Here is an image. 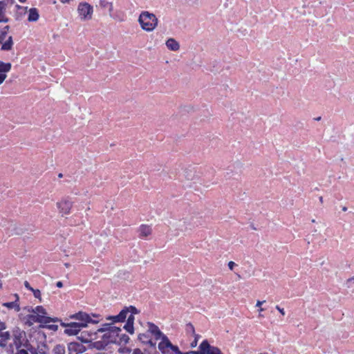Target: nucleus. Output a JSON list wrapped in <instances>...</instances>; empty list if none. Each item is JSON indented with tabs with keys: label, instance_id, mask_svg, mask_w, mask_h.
Here are the masks:
<instances>
[{
	"label": "nucleus",
	"instance_id": "1",
	"mask_svg": "<svg viewBox=\"0 0 354 354\" xmlns=\"http://www.w3.org/2000/svg\"><path fill=\"white\" fill-rule=\"evenodd\" d=\"M70 317L78 322H70L69 327L64 329V333L68 335H75L78 334L81 328L86 327L88 323L95 324L98 322V321L93 320L88 314L82 311L71 315Z\"/></svg>",
	"mask_w": 354,
	"mask_h": 354
},
{
	"label": "nucleus",
	"instance_id": "2",
	"mask_svg": "<svg viewBox=\"0 0 354 354\" xmlns=\"http://www.w3.org/2000/svg\"><path fill=\"white\" fill-rule=\"evenodd\" d=\"M122 332V329L120 327L113 326L111 324H104L103 326L97 330L93 333V335H97L98 333H103L102 339H104L107 344H115L118 339V333Z\"/></svg>",
	"mask_w": 354,
	"mask_h": 354
},
{
	"label": "nucleus",
	"instance_id": "3",
	"mask_svg": "<svg viewBox=\"0 0 354 354\" xmlns=\"http://www.w3.org/2000/svg\"><path fill=\"white\" fill-rule=\"evenodd\" d=\"M138 21L143 30L152 31L158 24V19L153 13L143 11L139 16Z\"/></svg>",
	"mask_w": 354,
	"mask_h": 354
},
{
	"label": "nucleus",
	"instance_id": "4",
	"mask_svg": "<svg viewBox=\"0 0 354 354\" xmlns=\"http://www.w3.org/2000/svg\"><path fill=\"white\" fill-rule=\"evenodd\" d=\"M158 349L162 354H182L177 346L173 345L167 336L158 344Z\"/></svg>",
	"mask_w": 354,
	"mask_h": 354
},
{
	"label": "nucleus",
	"instance_id": "5",
	"mask_svg": "<svg viewBox=\"0 0 354 354\" xmlns=\"http://www.w3.org/2000/svg\"><path fill=\"white\" fill-rule=\"evenodd\" d=\"M77 12L82 20L91 19L93 14V7L88 3L82 2L78 5Z\"/></svg>",
	"mask_w": 354,
	"mask_h": 354
},
{
	"label": "nucleus",
	"instance_id": "6",
	"mask_svg": "<svg viewBox=\"0 0 354 354\" xmlns=\"http://www.w3.org/2000/svg\"><path fill=\"white\" fill-rule=\"evenodd\" d=\"M28 319L29 322V326H30L32 322L37 323H44L48 324L50 322H56L58 321L57 318L53 319L50 317H47L45 315H39V314H34L28 315Z\"/></svg>",
	"mask_w": 354,
	"mask_h": 354
},
{
	"label": "nucleus",
	"instance_id": "7",
	"mask_svg": "<svg viewBox=\"0 0 354 354\" xmlns=\"http://www.w3.org/2000/svg\"><path fill=\"white\" fill-rule=\"evenodd\" d=\"M89 336H90V339H82V342H91L88 346L90 348H95L97 350H103L108 345L106 343V342L102 339L100 341L91 342L92 339H96L97 337H96V335H93V333L90 334Z\"/></svg>",
	"mask_w": 354,
	"mask_h": 354
},
{
	"label": "nucleus",
	"instance_id": "8",
	"mask_svg": "<svg viewBox=\"0 0 354 354\" xmlns=\"http://www.w3.org/2000/svg\"><path fill=\"white\" fill-rule=\"evenodd\" d=\"M57 206L59 209V212L62 214H68L73 206V202L67 198L62 200L57 203Z\"/></svg>",
	"mask_w": 354,
	"mask_h": 354
},
{
	"label": "nucleus",
	"instance_id": "9",
	"mask_svg": "<svg viewBox=\"0 0 354 354\" xmlns=\"http://www.w3.org/2000/svg\"><path fill=\"white\" fill-rule=\"evenodd\" d=\"M68 354L82 353L86 351V348L78 342H71L68 344Z\"/></svg>",
	"mask_w": 354,
	"mask_h": 354
},
{
	"label": "nucleus",
	"instance_id": "10",
	"mask_svg": "<svg viewBox=\"0 0 354 354\" xmlns=\"http://www.w3.org/2000/svg\"><path fill=\"white\" fill-rule=\"evenodd\" d=\"M14 335V344L17 349L22 346L24 339L26 337V333L24 331L20 330L19 329L13 331Z\"/></svg>",
	"mask_w": 354,
	"mask_h": 354
},
{
	"label": "nucleus",
	"instance_id": "11",
	"mask_svg": "<svg viewBox=\"0 0 354 354\" xmlns=\"http://www.w3.org/2000/svg\"><path fill=\"white\" fill-rule=\"evenodd\" d=\"M148 327H149V328H148L147 332L153 335L155 337V339L156 340L161 339V341H162V338L164 337V336H166L160 331L159 328L153 323L148 322Z\"/></svg>",
	"mask_w": 354,
	"mask_h": 354
},
{
	"label": "nucleus",
	"instance_id": "12",
	"mask_svg": "<svg viewBox=\"0 0 354 354\" xmlns=\"http://www.w3.org/2000/svg\"><path fill=\"white\" fill-rule=\"evenodd\" d=\"M129 313H131L132 314H138L139 313V311L135 306H133L125 307L118 314L119 317L118 318H120L121 322H123L125 321Z\"/></svg>",
	"mask_w": 354,
	"mask_h": 354
},
{
	"label": "nucleus",
	"instance_id": "13",
	"mask_svg": "<svg viewBox=\"0 0 354 354\" xmlns=\"http://www.w3.org/2000/svg\"><path fill=\"white\" fill-rule=\"evenodd\" d=\"M138 339L143 344H149L151 348L156 349V344L152 342L148 333L139 334Z\"/></svg>",
	"mask_w": 354,
	"mask_h": 354
},
{
	"label": "nucleus",
	"instance_id": "14",
	"mask_svg": "<svg viewBox=\"0 0 354 354\" xmlns=\"http://www.w3.org/2000/svg\"><path fill=\"white\" fill-rule=\"evenodd\" d=\"M205 354H223L218 347L211 346L205 339Z\"/></svg>",
	"mask_w": 354,
	"mask_h": 354
},
{
	"label": "nucleus",
	"instance_id": "15",
	"mask_svg": "<svg viewBox=\"0 0 354 354\" xmlns=\"http://www.w3.org/2000/svg\"><path fill=\"white\" fill-rule=\"evenodd\" d=\"M151 227L149 225H142L138 229L139 236L146 238L151 234Z\"/></svg>",
	"mask_w": 354,
	"mask_h": 354
},
{
	"label": "nucleus",
	"instance_id": "16",
	"mask_svg": "<svg viewBox=\"0 0 354 354\" xmlns=\"http://www.w3.org/2000/svg\"><path fill=\"white\" fill-rule=\"evenodd\" d=\"M16 300L11 302L3 303V306L7 307L8 308L12 309L14 308L16 312H19L20 310V306L18 304L19 296L18 295H15Z\"/></svg>",
	"mask_w": 354,
	"mask_h": 354
},
{
	"label": "nucleus",
	"instance_id": "17",
	"mask_svg": "<svg viewBox=\"0 0 354 354\" xmlns=\"http://www.w3.org/2000/svg\"><path fill=\"white\" fill-rule=\"evenodd\" d=\"M166 46L168 49L173 51H176L180 48L179 43L173 38H169V39H167V41H166Z\"/></svg>",
	"mask_w": 354,
	"mask_h": 354
},
{
	"label": "nucleus",
	"instance_id": "18",
	"mask_svg": "<svg viewBox=\"0 0 354 354\" xmlns=\"http://www.w3.org/2000/svg\"><path fill=\"white\" fill-rule=\"evenodd\" d=\"M6 8V1H0V22L7 23L9 19L4 15V12Z\"/></svg>",
	"mask_w": 354,
	"mask_h": 354
},
{
	"label": "nucleus",
	"instance_id": "19",
	"mask_svg": "<svg viewBox=\"0 0 354 354\" xmlns=\"http://www.w3.org/2000/svg\"><path fill=\"white\" fill-rule=\"evenodd\" d=\"M10 339V335L9 332H0V346L5 348L7 345L8 340Z\"/></svg>",
	"mask_w": 354,
	"mask_h": 354
},
{
	"label": "nucleus",
	"instance_id": "20",
	"mask_svg": "<svg viewBox=\"0 0 354 354\" xmlns=\"http://www.w3.org/2000/svg\"><path fill=\"white\" fill-rule=\"evenodd\" d=\"M39 15L37 8H32L29 10L28 21H37L39 19Z\"/></svg>",
	"mask_w": 354,
	"mask_h": 354
},
{
	"label": "nucleus",
	"instance_id": "21",
	"mask_svg": "<svg viewBox=\"0 0 354 354\" xmlns=\"http://www.w3.org/2000/svg\"><path fill=\"white\" fill-rule=\"evenodd\" d=\"M12 46H13L12 37V36H10L4 43H2L1 49L2 50H10L12 48Z\"/></svg>",
	"mask_w": 354,
	"mask_h": 354
},
{
	"label": "nucleus",
	"instance_id": "22",
	"mask_svg": "<svg viewBox=\"0 0 354 354\" xmlns=\"http://www.w3.org/2000/svg\"><path fill=\"white\" fill-rule=\"evenodd\" d=\"M129 337L128 335H127L126 334H120V333H118V339L117 342H115V344L119 345L122 344H126L127 343L129 342Z\"/></svg>",
	"mask_w": 354,
	"mask_h": 354
},
{
	"label": "nucleus",
	"instance_id": "23",
	"mask_svg": "<svg viewBox=\"0 0 354 354\" xmlns=\"http://www.w3.org/2000/svg\"><path fill=\"white\" fill-rule=\"evenodd\" d=\"M12 65L10 63H5L0 61V73L9 72L11 69Z\"/></svg>",
	"mask_w": 354,
	"mask_h": 354
},
{
	"label": "nucleus",
	"instance_id": "24",
	"mask_svg": "<svg viewBox=\"0 0 354 354\" xmlns=\"http://www.w3.org/2000/svg\"><path fill=\"white\" fill-rule=\"evenodd\" d=\"M53 354H65V347L64 345L57 344L53 349Z\"/></svg>",
	"mask_w": 354,
	"mask_h": 354
},
{
	"label": "nucleus",
	"instance_id": "25",
	"mask_svg": "<svg viewBox=\"0 0 354 354\" xmlns=\"http://www.w3.org/2000/svg\"><path fill=\"white\" fill-rule=\"evenodd\" d=\"M28 311L30 312V309H28ZM31 312L35 313V314H39L44 315L46 314V310L41 306H37L35 309L31 308Z\"/></svg>",
	"mask_w": 354,
	"mask_h": 354
},
{
	"label": "nucleus",
	"instance_id": "26",
	"mask_svg": "<svg viewBox=\"0 0 354 354\" xmlns=\"http://www.w3.org/2000/svg\"><path fill=\"white\" fill-rule=\"evenodd\" d=\"M100 6L102 8H108L110 13L112 12V10H113L112 3L107 1L106 0H100Z\"/></svg>",
	"mask_w": 354,
	"mask_h": 354
},
{
	"label": "nucleus",
	"instance_id": "27",
	"mask_svg": "<svg viewBox=\"0 0 354 354\" xmlns=\"http://www.w3.org/2000/svg\"><path fill=\"white\" fill-rule=\"evenodd\" d=\"M205 339L199 346L198 351H189V354H205Z\"/></svg>",
	"mask_w": 354,
	"mask_h": 354
},
{
	"label": "nucleus",
	"instance_id": "28",
	"mask_svg": "<svg viewBox=\"0 0 354 354\" xmlns=\"http://www.w3.org/2000/svg\"><path fill=\"white\" fill-rule=\"evenodd\" d=\"M10 26H6L0 32V44H2L3 40L7 36L8 31L9 30Z\"/></svg>",
	"mask_w": 354,
	"mask_h": 354
},
{
	"label": "nucleus",
	"instance_id": "29",
	"mask_svg": "<svg viewBox=\"0 0 354 354\" xmlns=\"http://www.w3.org/2000/svg\"><path fill=\"white\" fill-rule=\"evenodd\" d=\"M37 348L40 354H48V348L46 344L43 343L41 345H38Z\"/></svg>",
	"mask_w": 354,
	"mask_h": 354
},
{
	"label": "nucleus",
	"instance_id": "30",
	"mask_svg": "<svg viewBox=\"0 0 354 354\" xmlns=\"http://www.w3.org/2000/svg\"><path fill=\"white\" fill-rule=\"evenodd\" d=\"M123 328L129 333H130V334L134 333V327H133V324L127 322Z\"/></svg>",
	"mask_w": 354,
	"mask_h": 354
},
{
	"label": "nucleus",
	"instance_id": "31",
	"mask_svg": "<svg viewBox=\"0 0 354 354\" xmlns=\"http://www.w3.org/2000/svg\"><path fill=\"white\" fill-rule=\"evenodd\" d=\"M186 331L187 333H191L192 335H195V329L194 326L191 323H188L186 325Z\"/></svg>",
	"mask_w": 354,
	"mask_h": 354
},
{
	"label": "nucleus",
	"instance_id": "32",
	"mask_svg": "<svg viewBox=\"0 0 354 354\" xmlns=\"http://www.w3.org/2000/svg\"><path fill=\"white\" fill-rule=\"evenodd\" d=\"M194 335V340L191 343L190 346L192 348H194L197 345V342H198V339L200 338V335Z\"/></svg>",
	"mask_w": 354,
	"mask_h": 354
},
{
	"label": "nucleus",
	"instance_id": "33",
	"mask_svg": "<svg viewBox=\"0 0 354 354\" xmlns=\"http://www.w3.org/2000/svg\"><path fill=\"white\" fill-rule=\"evenodd\" d=\"M119 316L118 315H115V316H110L107 318V319L109 320H111L113 322V323H115V322H121L120 318H118Z\"/></svg>",
	"mask_w": 354,
	"mask_h": 354
},
{
	"label": "nucleus",
	"instance_id": "34",
	"mask_svg": "<svg viewBox=\"0 0 354 354\" xmlns=\"http://www.w3.org/2000/svg\"><path fill=\"white\" fill-rule=\"evenodd\" d=\"M129 315H127V322L128 323H131L133 324L134 323V315L135 314H132L131 313H129Z\"/></svg>",
	"mask_w": 354,
	"mask_h": 354
},
{
	"label": "nucleus",
	"instance_id": "35",
	"mask_svg": "<svg viewBox=\"0 0 354 354\" xmlns=\"http://www.w3.org/2000/svg\"><path fill=\"white\" fill-rule=\"evenodd\" d=\"M32 292H33V295L35 296V297L36 298H38L39 299V300L41 301V292L39 290H35L33 289V290H32Z\"/></svg>",
	"mask_w": 354,
	"mask_h": 354
},
{
	"label": "nucleus",
	"instance_id": "36",
	"mask_svg": "<svg viewBox=\"0 0 354 354\" xmlns=\"http://www.w3.org/2000/svg\"><path fill=\"white\" fill-rule=\"evenodd\" d=\"M29 351L31 354H40L38 352V348L34 346H29Z\"/></svg>",
	"mask_w": 354,
	"mask_h": 354
},
{
	"label": "nucleus",
	"instance_id": "37",
	"mask_svg": "<svg viewBox=\"0 0 354 354\" xmlns=\"http://www.w3.org/2000/svg\"><path fill=\"white\" fill-rule=\"evenodd\" d=\"M145 352H147L146 350H145V352H143L140 348H135L133 351L132 354H146Z\"/></svg>",
	"mask_w": 354,
	"mask_h": 354
},
{
	"label": "nucleus",
	"instance_id": "38",
	"mask_svg": "<svg viewBox=\"0 0 354 354\" xmlns=\"http://www.w3.org/2000/svg\"><path fill=\"white\" fill-rule=\"evenodd\" d=\"M275 308L282 315H285V311L283 308H281L279 306H276Z\"/></svg>",
	"mask_w": 354,
	"mask_h": 354
},
{
	"label": "nucleus",
	"instance_id": "39",
	"mask_svg": "<svg viewBox=\"0 0 354 354\" xmlns=\"http://www.w3.org/2000/svg\"><path fill=\"white\" fill-rule=\"evenodd\" d=\"M22 346H24L25 348H27V350H28V351H29V346H33L32 345H31V344L28 342V341L27 339L26 340V342H25V343H24V342H23Z\"/></svg>",
	"mask_w": 354,
	"mask_h": 354
},
{
	"label": "nucleus",
	"instance_id": "40",
	"mask_svg": "<svg viewBox=\"0 0 354 354\" xmlns=\"http://www.w3.org/2000/svg\"><path fill=\"white\" fill-rule=\"evenodd\" d=\"M7 75L4 73H0V84L3 82V81L6 80Z\"/></svg>",
	"mask_w": 354,
	"mask_h": 354
},
{
	"label": "nucleus",
	"instance_id": "41",
	"mask_svg": "<svg viewBox=\"0 0 354 354\" xmlns=\"http://www.w3.org/2000/svg\"><path fill=\"white\" fill-rule=\"evenodd\" d=\"M236 266V263L233 261H230L228 263V267H229V269L232 270L234 269V267Z\"/></svg>",
	"mask_w": 354,
	"mask_h": 354
},
{
	"label": "nucleus",
	"instance_id": "42",
	"mask_svg": "<svg viewBox=\"0 0 354 354\" xmlns=\"http://www.w3.org/2000/svg\"><path fill=\"white\" fill-rule=\"evenodd\" d=\"M24 286L28 290L31 291L33 290V288L30 286V283L27 281L24 282Z\"/></svg>",
	"mask_w": 354,
	"mask_h": 354
},
{
	"label": "nucleus",
	"instance_id": "43",
	"mask_svg": "<svg viewBox=\"0 0 354 354\" xmlns=\"http://www.w3.org/2000/svg\"><path fill=\"white\" fill-rule=\"evenodd\" d=\"M16 354H28V353L26 350L20 349V350H18V351Z\"/></svg>",
	"mask_w": 354,
	"mask_h": 354
},
{
	"label": "nucleus",
	"instance_id": "44",
	"mask_svg": "<svg viewBox=\"0 0 354 354\" xmlns=\"http://www.w3.org/2000/svg\"><path fill=\"white\" fill-rule=\"evenodd\" d=\"M265 302H266V301H265V300H264V301H257V304H256V306H257V307H259V308H261V305H262L263 304H264Z\"/></svg>",
	"mask_w": 354,
	"mask_h": 354
},
{
	"label": "nucleus",
	"instance_id": "45",
	"mask_svg": "<svg viewBox=\"0 0 354 354\" xmlns=\"http://www.w3.org/2000/svg\"><path fill=\"white\" fill-rule=\"evenodd\" d=\"M6 324L5 323L3 322H0V332H1L3 330L6 329Z\"/></svg>",
	"mask_w": 354,
	"mask_h": 354
},
{
	"label": "nucleus",
	"instance_id": "46",
	"mask_svg": "<svg viewBox=\"0 0 354 354\" xmlns=\"http://www.w3.org/2000/svg\"><path fill=\"white\" fill-rule=\"evenodd\" d=\"M48 328L52 329L53 330H57L58 328V326L57 325H49Z\"/></svg>",
	"mask_w": 354,
	"mask_h": 354
},
{
	"label": "nucleus",
	"instance_id": "47",
	"mask_svg": "<svg viewBox=\"0 0 354 354\" xmlns=\"http://www.w3.org/2000/svg\"><path fill=\"white\" fill-rule=\"evenodd\" d=\"M354 283V277L350 278L347 280V284L349 286L350 284H352Z\"/></svg>",
	"mask_w": 354,
	"mask_h": 354
},
{
	"label": "nucleus",
	"instance_id": "48",
	"mask_svg": "<svg viewBox=\"0 0 354 354\" xmlns=\"http://www.w3.org/2000/svg\"><path fill=\"white\" fill-rule=\"evenodd\" d=\"M263 310H264V308H260L259 309V317H264L263 315L261 314Z\"/></svg>",
	"mask_w": 354,
	"mask_h": 354
},
{
	"label": "nucleus",
	"instance_id": "49",
	"mask_svg": "<svg viewBox=\"0 0 354 354\" xmlns=\"http://www.w3.org/2000/svg\"><path fill=\"white\" fill-rule=\"evenodd\" d=\"M69 324H70V323H64V322L61 323V325L62 326L65 327L66 328H68L69 327Z\"/></svg>",
	"mask_w": 354,
	"mask_h": 354
},
{
	"label": "nucleus",
	"instance_id": "50",
	"mask_svg": "<svg viewBox=\"0 0 354 354\" xmlns=\"http://www.w3.org/2000/svg\"><path fill=\"white\" fill-rule=\"evenodd\" d=\"M57 287L58 288H62L63 287V283L62 281H57L56 283Z\"/></svg>",
	"mask_w": 354,
	"mask_h": 354
},
{
	"label": "nucleus",
	"instance_id": "51",
	"mask_svg": "<svg viewBox=\"0 0 354 354\" xmlns=\"http://www.w3.org/2000/svg\"><path fill=\"white\" fill-rule=\"evenodd\" d=\"M95 354H109V353L106 352H104V351H100V352L96 353Z\"/></svg>",
	"mask_w": 354,
	"mask_h": 354
},
{
	"label": "nucleus",
	"instance_id": "52",
	"mask_svg": "<svg viewBox=\"0 0 354 354\" xmlns=\"http://www.w3.org/2000/svg\"><path fill=\"white\" fill-rule=\"evenodd\" d=\"M342 210H343L344 212H346V211L347 210V207H342Z\"/></svg>",
	"mask_w": 354,
	"mask_h": 354
},
{
	"label": "nucleus",
	"instance_id": "53",
	"mask_svg": "<svg viewBox=\"0 0 354 354\" xmlns=\"http://www.w3.org/2000/svg\"><path fill=\"white\" fill-rule=\"evenodd\" d=\"M62 176H63L62 174H59L58 175V177H59V178H62Z\"/></svg>",
	"mask_w": 354,
	"mask_h": 354
},
{
	"label": "nucleus",
	"instance_id": "54",
	"mask_svg": "<svg viewBox=\"0 0 354 354\" xmlns=\"http://www.w3.org/2000/svg\"><path fill=\"white\" fill-rule=\"evenodd\" d=\"M21 3H24L26 0H19Z\"/></svg>",
	"mask_w": 354,
	"mask_h": 354
},
{
	"label": "nucleus",
	"instance_id": "55",
	"mask_svg": "<svg viewBox=\"0 0 354 354\" xmlns=\"http://www.w3.org/2000/svg\"><path fill=\"white\" fill-rule=\"evenodd\" d=\"M182 354H189V352L182 353Z\"/></svg>",
	"mask_w": 354,
	"mask_h": 354
},
{
	"label": "nucleus",
	"instance_id": "56",
	"mask_svg": "<svg viewBox=\"0 0 354 354\" xmlns=\"http://www.w3.org/2000/svg\"><path fill=\"white\" fill-rule=\"evenodd\" d=\"M319 200H320L321 202H322L323 198H322V196L319 198Z\"/></svg>",
	"mask_w": 354,
	"mask_h": 354
},
{
	"label": "nucleus",
	"instance_id": "57",
	"mask_svg": "<svg viewBox=\"0 0 354 354\" xmlns=\"http://www.w3.org/2000/svg\"><path fill=\"white\" fill-rule=\"evenodd\" d=\"M93 317H97V315H93Z\"/></svg>",
	"mask_w": 354,
	"mask_h": 354
},
{
	"label": "nucleus",
	"instance_id": "58",
	"mask_svg": "<svg viewBox=\"0 0 354 354\" xmlns=\"http://www.w3.org/2000/svg\"><path fill=\"white\" fill-rule=\"evenodd\" d=\"M321 119L320 117H319L318 118H317V120H319Z\"/></svg>",
	"mask_w": 354,
	"mask_h": 354
}]
</instances>
